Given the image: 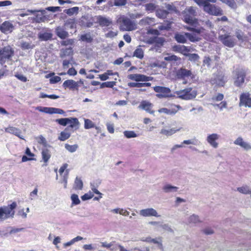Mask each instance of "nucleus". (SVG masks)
Listing matches in <instances>:
<instances>
[{
	"label": "nucleus",
	"instance_id": "nucleus-16",
	"mask_svg": "<svg viewBox=\"0 0 251 251\" xmlns=\"http://www.w3.org/2000/svg\"><path fill=\"white\" fill-rule=\"evenodd\" d=\"M139 214L141 216L143 217L154 216L156 217H159L160 216L158 214L156 210L152 208H148L142 209L140 211Z\"/></svg>",
	"mask_w": 251,
	"mask_h": 251
},
{
	"label": "nucleus",
	"instance_id": "nucleus-47",
	"mask_svg": "<svg viewBox=\"0 0 251 251\" xmlns=\"http://www.w3.org/2000/svg\"><path fill=\"white\" fill-rule=\"evenodd\" d=\"M73 57L71 56L69 59L67 60L65 59L62 62V66L63 68L64 69H67L69 67V65L70 64H72V62L73 61Z\"/></svg>",
	"mask_w": 251,
	"mask_h": 251
},
{
	"label": "nucleus",
	"instance_id": "nucleus-28",
	"mask_svg": "<svg viewBox=\"0 0 251 251\" xmlns=\"http://www.w3.org/2000/svg\"><path fill=\"white\" fill-rule=\"evenodd\" d=\"M223 3L227 5L229 7L232 9H236L237 5L234 0H219Z\"/></svg>",
	"mask_w": 251,
	"mask_h": 251
},
{
	"label": "nucleus",
	"instance_id": "nucleus-23",
	"mask_svg": "<svg viewBox=\"0 0 251 251\" xmlns=\"http://www.w3.org/2000/svg\"><path fill=\"white\" fill-rule=\"evenodd\" d=\"M198 140L196 138H194L190 140H184L183 142L180 145H176L172 148V151L173 152L174 150L177 148H180L183 147V144L186 145H197Z\"/></svg>",
	"mask_w": 251,
	"mask_h": 251
},
{
	"label": "nucleus",
	"instance_id": "nucleus-5",
	"mask_svg": "<svg viewBox=\"0 0 251 251\" xmlns=\"http://www.w3.org/2000/svg\"><path fill=\"white\" fill-rule=\"evenodd\" d=\"M234 84L237 87H242L245 83L247 72L243 68H237L234 71Z\"/></svg>",
	"mask_w": 251,
	"mask_h": 251
},
{
	"label": "nucleus",
	"instance_id": "nucleus-56",
	"mask_svg": "<svg viewBox=\"0 0 251 251\" xmlns=\"http://www.w3.org/2000/svg\"><path fill=\"white\" fill-rule=\"evenodd\" d=\"M38 193V189L35 188L30 193V199L32 200L36 198Z\"/></svg>",
	"mask_w": 251,
	"mask_h": 251
},
{
	"label": "nucleus",
	"instance_id": "nucleus-55",
	"mask_svg": "<svg viewBox=\"0 0 251 251\" xmlns=\"http://www.w3.org/2000/svg\"><path fill=\"white\" fill-rule=\"evenodd\" d=\"M224 98V96L223 94L219 93L216 96L212 98V100L214 101H222Z\"/></svg>",
	"mask_w": 251,
	"mask_h": 251
},
{
	"label": "nucleus",
	"instance_id": "nucleus-64",
	"mask_svg": "<svg viewBox=\"0 0 251 251\" xmlns=\"http://www.w3.org/2000/svg\"><path fill=\"white\" fill-rule=\"evenodd\" d=\"M203 232L206 235H210L213 233L214 231L211 228L207 227L203 230Z\"/></svg>",
	"mask_w": 251,
	"mask_h": 251
},
{
	"label": "nucleus",
	"instance_id": "nucleus-42",
	"mask_svg": "<svg viewBox=\"0 0 251 251\" xmlns=\"http://www.w3.org/2000/svg\"><path fill=\"white\" fill-rule=\"evenodd\" d=\"M20 47L22 50H28L32 49L34 47L33 45H31L30 43L23 42L21 43Z\"/></svg>",
	"mask_w": 251,
	"mask_h": 251
},
{
	"label": "nucleus",
	"instance_id": "nucleus-9",
	"mask_svg": "<svg viewBox=\"0 0 251 251\" xmlns=\"http://www.w3.org/2000/svg\"><path fill=\"white\" fill-rule=\"evenodd\" d=\"M83 85L84 81L83 79H80L77 81H75L73 79H68L63 82V87L65 89L68 88L72 91H78V87Z\"/></svg>",
	"mask_w": 251,
	"mask_h": 251
},
{
	"label": "nucleus",
	"instance_id": "nucleus-54",
	"mask_svg": "<svg viewBox=\"0 0 251 251\" xmlns=\"http://www.w3.org/2000/svg\"><path fill=\"white\" fill-rule=\"evenodd\" d=\"M15 76L22 82H25L27 81V78L23 75L16 74L15 75Z\"/></svg>",
	"mask_w": 251,
	"mask_h": 251
},
{
	"label": "nucleus",
	"instance_id": "nucleus-33",
	"mask_svg": "<svg viewBox=\"0 0 251 251\" xmlns=\"http://www.w3.org/2000/svg\"><path fill=\"white\" fill-rule=\"evenodd\" d=\"M250 189L248 185H243L242 187H238L237 190L242 194L247 195L248 194Z\"/></svg>",
	"mask_w": 251,
	"mask_h": 251
},
{
	"label": "nucleus",
	"instance_id": "nucleus-26",
	"mask_svg": "<svg viewBox=\"0 0 251 251\" xmlns=\"http://www.w3.org/2000/svg\"><path fill=\"white\" fill-rule=\"evenodd\" d=\"M98 22L99 25L101 26H108L112 23L111 21L102 16H99L98 17Z\"/></svg>",
	"mask_w": 251,
	"mask_h": 251
},
{
	"label": "nucleus",
	"instance_id": "nucleus-62",
	"mask_svg": "<svg viewBox=\"0 0 251 251\" xmlns=\"http://www.w3.org/2000/svg\"><path fill=\"white\" fill-rule=\"evenodd\" d=\"M93 197V194H85L84 195L81 196V198L82 201H86L91 199Z\"/></svg>",
	"mask_w": 251,
	"mask_h": 251
},
{
	"label": "nucleus",
	"instance_id": "nucleus-2",
	"mask_svg": "<svg viewBox=\"0 0 251 251\" xmlns=\"http://www.w3.org/2000/svg\"><path fill=\"white\" fill-rule=\"evenodd\" d=\"M217 0H205L201 6H203V10L208 14L213 16H222L223 14V11L221 7L215 4H212V3H216Z\"/></svg>",
	"mask_w": 251,
	"mask_h": 251
},
{
	"label": "nucleus",
	"instance_id": "nucleus-14",
	"mask_svg": "<svg viewBox=\"0 0 251 251\" xmlns=\"http://www.w3.org/2000/svg\"><path fill=\"white\" fill-rule=\"evenodd\" d=\"M138 108L151 114H153L155 112L153 108V104L148 100H142L138 106Z\"/></svg>",
	"mask_w": 251,
	"mask_h": 251
},
{
	"label": "nucleus",
	"instance_id": "nucleus-51",
	"mask_svg": "<svg viewBox=\"0 0 251 251\" xmlns=\"http://www.w3.org/2000/svg\"><path fill=\"white\" fill-rule=\"evenodd\" d=\"M174 107L170 109V115L175 114L178 110L181 108L179 105H173Z\"/></svg>",
	"mask_w": 251,
	"mask_h": 251
},
{
	"label": "nucleus",
	"instance_id": "nucleus-60",
	"mask_svg": "<svg viewBox=\"0 0 251 251\" xmlns=\"http://www.w3.org/2000/svg\"><path fill=\"white\" fill-rule=\"evenodd\" d=\"M12 4V2L10 0L0 1V7L9 6Z\"/></svg>",
	"mask_w": 251,
	"mask_h": 251
},
{
	"label": "nucleus",
	"instance_id": "nucleus-43",
	"mask_svg": "<svg viewBox=\"0 0 251 251\" xmlns=\"http://www.w3.org/2000/svg\"><path fill=\"white\" fill-rule=\"evenodd\" d=\"M189 58V60L191 61L196 62L199 59V56L197 53H187L186 55Z\"/></svg>",
	"mask_w": 251,
	"mask_h": 251
},
{
	"label": "nucleus",
	"instance_id": "nucleus-48",
	"mask_svg": "<svg viewBox=\"0 0 251 251\" xmlns=\"http://www.w3.org/2000/svg\"><path fill=\"white\" fill-rule=\"evenodd\" d=\"M128 86L130 88L137 87L140 88L143 87V82H129L128 83Z\"/></svg>",
	"mask_w": 251,
	"mask_h": 251
},
{
	"label": "nucleus",
	"instance_id": "nucleus-18",
	"mask_svg": "<svg viewBox=\"0 0 251 251\" xmlns=\"http://www.w3.org/2000/svg\"><path fill=\"white\" fill-rule=\"evenodd\" d=\"M234 144L239 146L246 151L251 150V145L248 142L244 141L241 137H238L234 141Z\"/></svg>",
	"mask_w": 251,
	"mask_h": 251
},
{
	"label": "nucleus",
	"instance_id": "nucleus-46",
	"mask_svg": "<svg viewBox=\"0 0 251 251\" xmlns=\"http://www.w3.org/2000/svg\"><path fill=\"white\" fill-rule=\"evenodd\" d=\"M68 175H69V171L68 170H66V172H65V173L63 176L62 180L60 181V183H64V187L65 188H67Z\"/></svg>",
	"mask_w": 251,
	"mask_h": 251
},
{
	"label": "nucleus",
	"instance_id": "nucleus-8",
	"mask_svg": "<svg viewBox=\"0 0 251 251\" xmlns=\"http://www.w3.org/2000/svg\"><path fill=\"white\" fill-rule=\"evenodd\" d=\"M177 94L181 99L188 100L194 99L197 96V92L189 87L177 91Z\"/></svg>",
	"mask_w": 251,
	"mask_h": 251
},
{
	"label": "nucleus",
	"instance_id": "nucleus-31",
	"mask_svg": "<svg viewBox=\"0 0 251 251\" xmlns=\"http://www.w3.org/2000/svg\"><path fill=\"white\" fill-rule=\"evenodd\" d=\"M79 8L78 7H74L64 10V12L69 16H72L74 14H77Z\"/></svg>",
	"mask_w": 251,
	"mask_h": 251
},
{
	"label": "nucleus",
	"instance_id": "nucleus-38",
	"mask_svg": "<svg viewBox=\"0 0 251 251\" xmlns=\"http://www.w3.org/2000/svg\"><path fill=\"white\" fill-rule=\"evenodd\" d=\"M164 60L168 61H175L176 62L177 61H180L181 58L176 55H169L168 56L165 57Z\"/></svg>",
	"mask_w": 251,
	"mask_h": 251
},
{
	"label": "nucleus",
	"instance_id": "nucleus-7",
	"mask_svg": "<svg viewBox=\"0 0 251 251\" xmlns=\"http://www.w3.org/2000/svg\"><path fill=\"white\" fill-rule=\"evenodd\" d=\"M127 78L136 82H143V87H150L151 83L148 81H152L153 79L152 76L140 74H130L127 76Z\"/></svg>",
	"mask_w": 251,
	"mask_h": 251
},
{
	"label": "nucleus",
	"instance_id": "nucleus-52",
	"mask_svg": "<svg viewBox=\"0 0 251 251\" xmlns=\"http://www.w3.org/2000/svg\"><path fill=\"white\" fill-rule=\"evenodd\" d=\"M74 41L73 39H69L66 40L62 41L61 42L62 46H67L68 45H72L74 44Z\"/></svg>",
	"mask_w": 251,
	"mask_h": 251
},
{
	"label": "nucleus",
	"instance_id": "nucleus-32",
	"mask_svg": "<svg viewBox=\"0 0 251 251\" xmlns=\"http://www.w3.org/2000/svg\"><path fill=\"white\" fill-rule=\"evenodd\" d=\"M71 136L69 132H66L65 130L61 132L58 137V139L61 141H64L69 139Z\"/></svg>",
	"mask_w": 251,
	"mask_h": 251
},
{
	"label": "nucleus",
	"instance_id": "nucleus-27",
	"mask_svg": "<svg viewBox=\"0 0 251 251\" xmlns=\"http://www.w3.org/2000/svg\"><path fill=\"white\" fill-rule=\"evenodd\" d=\"M201 221L199 216L195 214H193L189 216L187 219L188 224H196L200 223Z\"/></svg>",
	"mask_w": 251,
	"mask_h": 251
},
{
	"label": "nucleus",
	"instance_id": "nucleus-30",
	"mask_svg": "<svg viewBox=\"0 0 251 251\" xmlns=\"http://www.w3.org/2000/svg\"><path fill=\"white\" fill-rule=\"evenodd\" d=\"M83 182L82 180L78 177H76L75 180L74 188L75 190H81L83 188Z\"/></svg>",
	"mask_w": 251,
	"mask_h": 251
},
{
	"label": "nucleus",
	"instance_id": "nucleus-13",
	"mask_svg": "<svg viewBox=\"0 0 251 251\" xmlns=\"http://www.w3.org/2000/svg\"><path fill=\"white\" fill-rule=\"evenodd\" d=\"M39 111L48 114H63L65 112L63 110L54 107H47L38 106L36 108Z\"/></svg>",
	"mask_w": 251,
	"mask_h": 251
},
{
	"label": "nucleus",
	"instance_id": "nucleus-40",
	"mask_svg": "<svg viewBox=\"0 0 251 251\" xmlns=\"http://www.w3.org/2000/svg\"><path fill=\"white\" fill-rule=\"evenodd\" d=\"M55 122L61 126H66L67 125L69 124L70 120L69 118H65L56 119Z\"/></svg>",
	"mask_w": 251,
	"mask_h": 251
},
{
	"label": "nucleus",
	"instance_id": "nucleus-20",
	"mask_svg": "<svg viewBox=\"0 0 251 251\" xmlns=\"http://www.w3.org/2000/svg\"><path fill=\"white\" fill-rule=\"evenodd\" d=\"M226 79L224 75H217L214 79H212L211 82L212 84H215L219 86H224Z\"/></svg>",
	"mask_w": 251,
	"mask_h": 251
},
{
	"label": "nucleus",
	"instance_id": "nucleus-21",
	"mask_svg": "<svg viewBox=\"0 0 251 251\" xmlns=\"http://www.w3.org/2000/svg\"><path fill=\"white\" fill-rule=\"evenodd\" d=\"M5 131L7 133L14 134L20 139H24L23 137L21 135V130L17 127L9 126L5 128Z\"/></svg>",
	"mask_w": 251,
	"mask_h": 251
},
{
	"label": "nucleus",
	"instance_id": "nucleus-61",
	"mask_svg": "<svg viewBox=\"0 0 251 251\" xmlns=\"http://www.w3.org/2000/svg\"><path fill=\"white\" fill-rule=\"evenodd\" d=\"M17 215L18 216H20L21 217H22L23 218H26L27 217V213L26 212H25L24 211V209H22L21 210H20L18 213H17Z\"/></svg>",
	"mask_w": 251,
	"mask_h": 251
},
{
	"label": "nucleus",
	"instance_id": "nucleus-24",
	"mask_svg": "<svg viewBox=\"0 0 251 251\" xmlns=\"http://www.w3.org/2000/svg\"><path fill=\"white\" fill-rule=\"evenodd\" d=\"M55 31L56 35L61 39H65L69 36L68 32L60 26L56 27Z\"/></svg>",
	"mask_w": 251,
	"mask_h": 251
},
{
	"label": "nucleus",
	"instance_id": "nucleus-35",
	"mask_svg": "<svg viewBox=\"0 0 251 251\" xmlns=\"http://www.w3.org/2000/svg\"><path fill=\"white\" fill-rule=\"evenodd\" d=\"M185 36L188 38L186 35L184 36L183 35L177 34L175 36V39L176 41L180 43H185L187 41V39L185 37Z\"/></svg>",
	"mask_w": 251,
	"mask_h": 251
},
{
	"label": "nucleus",
	"instance_id": "nucleus-1",
	"mask_svg": "<svg viewBox=\"0 0 251 251\" xmlns=\"http://www.w3.org/2000/svg\"><path fill=\"white\" fill-rule=\"evenodd\" d=\"M196 15V8L191 6L186 10L183 16V21L189 25L185 26V28L192 32L186 33L185 35L193 42L201 39L199 36L204 30V28L200 25L198 19L195 18Z\"/></svg>",
	"mask_w": 251,
	"mask_h": 251
},
{
	"label": "nucleus",
	"instance_id": "nucleus-10",
	"mask_svg": "<svg viewBox=\"0 0 251 251\" xmlns=\"http://www.w3.org/2000/svg\"><path fill=\"white\" fill-rule=\"evenodd\" d=\"M219 39L224 45L229 48H232L236 44L235 38L229 34L220 35Z\"/></svg>",
	"mask_w": 251,
	"mask_h": 251
},
{
	"label": "nucleus",
	"instance_id": "nucleus-4",
	"mask_svg": "<svg viewBox=\"0 0 251 251\" xmlns=\"http://www.w3.org/2000/svg\"><path fill=\"white\" fill-rule=\"evenodd\" d=\"M118 23L120 24V29L123 31H132L136 28L135 23L125 16L120 17Z\"/></svg>",
	"mask_w": 251,
	"mask_h": 251
},
{
	"label": "nucleus",
	"instance_id": "nucleus-19",
	"mask_svg": "<svg viewBox=\"0 0 251 251\" xmlns=\"http://www.w3.org/2000/svg\"><path fill=\"white\" fill-rule=\"evenodd\" d=\"M220 135L216 133L209 135L206 138L207 142L214 148H217L218 143L216 142L219 139Z\"/></svg>",
	"mask_w": 251,
	"mask_h": 251
},
{
	"label": "nucleus",
	"instance_id": "nucleus-29",
	"mask_svg": "<svg viewBox=\"0 0 251 251\" xmlns=\"http://www.w3.org/2000/svg\"><path fill=\"white\" fill-rule=\"evenodd\" d=\"M144 55V51L140 46L137 48L133 52V56H135L139 59H142Z\"/></svg>",
	"mask_w": 251,
	"mask_h": 251
},
{
	"label": "nucleus",
	"instance_id": "nucleus-25",
	"mask_svg": "<svg viewBox=\"0 0 251 251\" xmlns=\"http://www.w3.org/2000/svg\"><path fill=\"white\" fill-rule=\"evenodd\" d=\"M162 189L165 193H171L176 192L178 190V188L171 184H167L163 187Z\"/></svg>",
	"mask_w": 251,
	"mask_h": 251
},
{
	"label": "nucleus",
	"instance_id": "nucleus-15",
	"mask_svg": "<svg viewBox=\"0 0 251 251\" xmlns=\"http://www.w3.org/2000/svg\"><path fill=\"white\" fill-rule=\"evenodd\" d=\"M239 105L251 107V97L249 93H243L240 95Z\"/></svg>",
	"mask_w": 251,
	"mask_h": 251
},
{
	"label": "nucleus",
	"instance_id": "nucleus-39",
	"mask_svg": "<svg viewBox=\"0 0 251 251\" xmlns=\"http://www.w3.org/2000/svg\"><path fill=\"white\" fill-rule=\"evenodd\" d=\"M80 39L83 41H85L89 43H91L93 41V38L89 34L81 35Z\"/></svg>",
	"mask_w": 251,
	"mask_h": 251
},
{
	"label": "nucleus",
	"instance_id": "nucleus-11",
	"mask_svg": "<svg viewBox=\"0 0 251 251\" xmlns=\"http://www.w3.org/2000/svg\"><path fill=\"white\" fill-rule=\"evenodd\" d=\"M153 90L158 93L156 95L158 98H166L171 96V91L168 87L156 86L153 87Z\"/></svg>",
	"mask_w": 251,
	"mask_h": 251
},
{
	"label": "nucleus",
	"instance_id": "nucleus-12",
	"mask_svg": "<svg viewBox=\"0 0 251 251\" xmlns=\"http://www.w3.org/2000/svg\"><path fill=\"white\" fill-rule=\"evenodd\" d=\"M176 77L178 79H184L186 78H193V75L190 70L184 68H181L176 72Z\"/></svg>",
	"mask_w": 251,
	"mask_h": 251
},
{
	"label": "nucleus",
	"instance_id": "nucleus-3",
	"mask_svg": "<svg viewBox=\"0 0 251 251\" xmlns=\"http://www.w3.org/2000/svg\"><path fill=\"white\" fill-rule=\"evenodd\" d=\"M17 206V203L14 201L7 206L0 207V223L9 218H13L15 213L14 210Z\"/></svg>",
	"mask_w": 251,
	"mask_h": 251
},
{
	"label": "nucleus",
	"instance_id": "nucleus-63",
	"mask_svg": "<svg viewBox=\"0 0 251 251\" xmlns=\"http://www.w3.org/2000/svg\"><path fill=\"white\" fill-rule=\"evenodd\" d=\"M117 35V33L113 31H109L105 34V37L107 38H113L116 36Z\"/></svg>",
	"mask_w": 251,
	"mask_h": 251
},
{
	"label": "nucleus",
	"instance_id": "nucleus-58",
	"mask_svg": "<svg viewBox=\"0 0 251 251\" xmlns=\"http://www.w3.org/2000/svg\"><path fill=\"white\" fill-rule=\"evenodd\" d=\"M219 108L220 110H223V108H225L227 107V103L226 101H222L219 104L215 105Z\"/></svg>",
	"mask_w": 251,
	"mask_h": 251
},
{
	"label": "nucleus",
	"instance_id": "nucleus-6",
	"mask_svg": "<svg viewBox=\"0 0 251 251\" xmlns=\"http://www.w3.org/2000/svg\"><path fill=\"white\" fill-rule=\"evenodd\" d=\"M14 54L13 49L9 45L0 50V64L3 65L6 60H11Z\"/></svg>",
	"mask_w": 251,
	"mask_h": 251
},
{
	"label": "nucleus",
	"instance_id": "nucleus-34",
	"mask_svg": "<svg viewBox=\"0 0 251 251\" xmlns=\"http://www.w3.org/2000/svg\"><path fill=\"white\" fill-rule=\"evenodd\" d=\"M70 122H69V127L73 128L75 126H78L79 125V121L76 118H69Z\"/></svg>",
	"mask_w": 251,
	"mask_h": 251
},
{
	"label": "nucleus",
	"instance_id": "nucleus-50",
	"mask_svg": "<svg viewBox=\"0 0 251 251\" xmlns=\"http://www.w3.org/2000/svg\"><path fill=\"white\" fill-rule=\"evenodd\" d=\"M116 85L115 81H107L102 83L101 86L107 88H113Z\"/></svg>",
	"mask_w": 251,
	"mask_h": 251
},
{
	"label": "nucleus",
	"instance_id": "nucleus-41",
	"mask_svg": "<svg viewBox=\"0 0 251 251\" xmlns=\"http://www.w3.org/2000/svg\"><path fill=\"white\" fill-rule=\"evenodd\" d=\"M176 130L174 129H162L161 130L160 133L162 134L165 135L166 136H170L176 133Z\"/></svg>",
	"mask_w": 251,
	"mask_h": 251
},
{
	"label": "nucleus",
	"instance_id": "nucleus-17",
	"mask_svg": "<svg viewBox=\"0 0 251 251\" xmlns=\"http://www.w3.org/2000/svg\"><path fill=\"white\" fill-rule=\"evenodd\" d=\"M13 29L14 25L9 21H5L0 25V30L4 34L11 33Z\"/></svg>",
	"mask_w": 251,
	"mask_h": 251
},
{
	"label": "nucleus",
	"instance_id": "nucleus-22",
	"mask_svg": "<svg viewBox=\"0 0 251 251\" xmlns=\"http://www.w3.org/2000/svg\"><path fill=\"white\" fill-rule=\"evenodd\" d=\"M173 50L179 52L186 56L187 54L190 51V49L184 45H176L173 47Z\"/></svg>",
	"mask_w": 251,
	"mask_h": 251
},
{
	"label": "nucleus",
	"instance_id": "nucleus-59",
	"mask_svg": "<svg viewBox=\"0 0 251 251\" xmlns=\"http://www.w3.org/2000/svg\"><path fill=\"white\" fill-rule=\"evenodd\" d=\"M67 74L69 75L74 76L77 74V71L74 68L72 67V68H70L68 70Z\"/></svg>",
	"mask_w": 251,
	"mask_h": 251
},
{
	"label": "nucleus",
	"instance_id": "nucleus-45",
	"mask_svg": "<svg viewBox=\"0 0 251 251\" xmlns=\"http://www.w3.org/2000/svg\"><path fill=\"white\" fill-rule=\"evenodd\" d=\"M71 199L72 201V204L73 205H78L80 203L78 196L76 194H72L71 195Z\"/></svg>",
	"mask_w": 251,
	"mask_h": 251
},
{
	"label": "nucleus",
	"instance_id": "nucleus-44",
	"mask_svg": "<svg viewBox=\"0 0 251 251\" xmlns=\"http://www.w3.org/2000/svg\"><path fill=\"white\" fill-rule=\"evenodd\" d=\"M65 149L71 152H75L78 148V146L76 144L70 145L68 144H66L65 145Z\"/></svg>",
	"mask_w": 251,
	"mask_h": 251
},
{
	"label": "nucleus",
	"instance_id": "nucleus-49",
	"mask_svg": "<svg viewBox=\"0 0 251 251\" xmlns=\"http://www.w3.org/2000/svg\"><path fill=\"white\" fill-rule=\"evenodd\" d=\"M126 3V0H114V5L116 6H124Z\"/></svg>",
	"mask_w": 251,
	"mask_h": 251
},
{
	"label": "nucleus",
	"instance_id": "nucleus-57",
	"mask_svg": "<svg viewBox=\"0 0 251 251\" xmlns=\"http://www.w3.org/2000/svg\"><path fill=\"white\" fill-rule=\"evenodd\" d=\"M235 35L239 40L243 41L244 40V33L241 30L236 31Z\"/></svg>",
	"mask_w": 251,
	"mask_h": 251
},
{
	"label": "nucleus",
	"instance_id": "nucleus-37",
	"mask_svg": "<svg viewBox=\"0 0 251 251\" xmlns=\"http://www.w3.org/2000/svg\"><path fill=\"white\" fill-rule=\"evenodd\" d=\"M95 124L90 119L84 120V128L85 129H90L95 127Z\"/></svg>",
	"mask_w": 251,
	"mask_h": 251
},
{
	"label": "nucleus",
	"instance_id": "nucleus-53",
	"mask_svg": "<svg viewBox=\"0 0 251 251\" xmlns=\"http://www.w3.org/2000/svg\"><path fill=\"white\" fill-rule=\"evenodd\" d=\"M101 246L103 248H105L106 249H110V250H113V249H111V248L113 246V243L112 242L108 243L106 242H101Z\"/></svg>",
	"mask_w": 251,
	"mask_h": 251
},
{
	"label": "nucleus",
	"instance_id": "nucleus-36",
	"mask_svg": "<svg viewBox=\"0 0 251 251\" xmlns=\"http://www.w3.org/2000/svg\"><path fill=\"white\" fill-rule=\"evenodd\" d=\"M124 134L127 138H134L138 136V134L134 131L131 130H126L124 132Z\"/></svg>",
	"mask_w": 251,
	"mask_h": 251
}]
</instances>
